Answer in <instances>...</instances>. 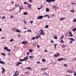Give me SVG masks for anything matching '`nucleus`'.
Wrapping results in <instances>:
<instances>
[{
  "label": "nucleus",
  "instance_id": "obj_1",
  "mask_svg": "<svg viewBox=\"0 0 76 76\" xmlns=\"http://www.w3.org/2000/svg\"><path fill=\"white\" fill-rule=\"evenodd\" d=\"M4 50H6V51H7L8 52H10L11 51L10 49H9V48H8V47H6V46L4 47Z\"/></svg>",
  "mask_w": 76,
  "mask_h": 76
},
{
  "label": "nucleus",
  "instance_id": "obj_2",
  "mask_svg": "<svg viewBox=\"0 0 76 76\" xmlns=\"http://www.w3.org/2000/svg\"><path fill=\"white\" fill-rule=\"evenodd\" d=\"M39 32H40V34L41 35H44L45 34L44 33V32L43 31V30H40Z\"/></svg>",
  "mask_w": 76,
  "mask_h": 76
},
{
  "label": "nucleus",
  "instance_id": "obj_3",
  "mask_svg": "<svg viewBox=\"0 0 76 76\" xmlns=\"http://www.w3.org/2000/svg\"><path fill=\"white\" fill-rule=\"evenodd\" d=\"M68 39L71 40V41L70 42V44H72V43L73 42V41H75V39H73L72 38H69Z\"/></svg>",
  "mask_w": 76,
  "mask_h": 76
},
{
  "label": "nucleus",
  "instance_id": "obj_4",
  "mask_svg": "<svg viewBox=\"0 0 76 76\" xmlns=\"http://www.w3.org/2000/svg\"><path fill=\"white\" fill-rule=\"evenodd\" d=\"M19 75V72L17 71H16L15 72V73L13 75V76H18Z\"/></svg>",
  "mask_w": 76,
  "mask_h": 76
},
{
  "label": "nucleus",
  "instance_id": "obj_5",
  "mask_svg": "<svg viewBox=\"0 0 76 76\" xmlns=\"http://www.w3.org/2000/svg\"><path fill=\"white\" fill-rule=\"evenodd\" d=\"M56 0H46V1L48 3H50L51 1H52L53 2H54Z\"/></svg>",
  "mask_w": 76,
  "mask_h": 76
},
{
  "label": "nucleus",
  "instance_id": "obj_6",
  "mask_svg": "<svg viewBox=\"0 0 76 76\" xmlns=\"http://www.w3.org/2000/svg\"><path fill=\"white\" fill-rule=\"evenodd\" d=\"M38 36H36V37L32 38H31V39L32 40H34L35 39H38Z\"/></svg>",
  "mask_w": 76,
  "mask_h": 76
},
{
  "label": "nucleus",
  "instance_id": "obj_7",
  "mask_svg": "<svg viewBox=\"0 0 76 76\" xmlns=\"http://www.w3.org/2000/svg\"><path fill=\"white\" fill-rule=\"evenodd\" d=\"M26 43L28 44V42L23 41L21 42V44H25V45H26Z\"/></svg>",
  "mask_w": 76,
  "mask_h": 76
},
{
  "label": "nucleus",
  "instance_id": "obj_8",
  "mask_svg": "<svg viewBox=\"0 0 76 76\" xmlns=\"http://www.w3.org/2000/svg\"><path fill=\"white\" fill-rule=\"evenodd\" d=\"M24 59L25 61H26V60H28V55H27L26 57H24Z\"/></svg>",
  "mask_w": 76,
  "mask_h": 76
},
{
  "label": "nucleus",
  "instance_id": "obj_9",
  "mask_svg": "<svg viewBox=\"0 0 76 76\" xmlns=\"http://www.w3.org/2000/svg\"><path fill=\"white\" fill-rule=\"evenodd\" d=\"M2 69L3 71H2L1 72L2 73H4V72H5V69L3 67H2Z\"/></svg>",
  "mask_w": 76,
  "mask_h": 76
},
{
  "label": "nucleus",
  "instance_id": "obj_10",
  "mask_svg": "<svg viewBox=\"0 0 76 76\" xmlns=\"http://www.w3.org/2000/svg\"><path fill=\"white\" fill-rule=\"evenodd\" d=\"M31 6H32V5H31V4H27V7L28 8H31Z\"/></svg>",
  "mask_w": 76,
  "mask_h": 76
},
{
  "label": "nucleus",
  "instance_id": "obj_11",
  "mask_svg": "<svg viewBox=\"0 0 76 76\" xmlns=\"http://www.w3.org/2000/svg\"><path fill=\"white\" fill-rule=\"evenodd\" d=\"M38 18V19H42V18H43V17L41 15V16H39Z\"/></svg>",
  "mask_w": 76,
  "mask_h": 76
},
{
  "label": "nucleus",
  "instance_id": "obj_12",
  "mask_svg": "<svg viewBox=\"0 0 76 76\" xmlns=\"http://www.w3.org/2000/svg\"><path fill=\"white\" fill-rule=\"evenodd\" d=\"M63 60V58H62L58 59L56 60V61H61V60Z\"/></svg>",
  "mask_w": 76,
  "mask_h": 76
},
{
  "label": "nucleus",
  "instance_id": "obj_13",
  "mask_svg": "<svg viewBox=\"0 0 76 76\" xmlns=\"http://www.w3.org/2000/svg\"><path fill=\"white\" fill-rule=\"evenodd\" d=\"M69 37H73V34H72V32H70L69 33Z\"/></svg>",
  "mask_w": 76,
  "mask_h": 76
},
{
  "label": "nucleus",
  "instance_id": "obj_14",
  "mask_svg": "<svg viewBox=\"0 0 76 76\" xmlns=\"http://www.w3.org/2000/svg\"><path fill=\"white\" fill-rule=\"evenodd\" d=\"M0 63L1 64H5V63L3 61H0Z\"/></svg>",
  "mask_w": 76,
  "mask_h": 76
},
{
  "label": "nucleus",
  "instance_id": "obj_15",
  "mask_svg": "<svg viewBox=\"0 0 76 76\" xmlns=\"http://www.w3.org/2000/svg\"><path fill=\"white\" fill-rule=\"evenodd\" d=\"M26 69H29V70H32V68H31V67H27L26 68Z\"/></svg>",
  "mask_w": 76,
  "mask_h": 76
},
{
  "label": "nucleus",
  "instance_id": "obj_16",
  "mask_svg": "<svg viewBox=\"0 0 76 76\" xmlns=\"http://www.w3.org/2000/svg\"><path fill=\"white\" fill-rule=\"evenodd\" d=\"M21 64L22 63H21L20 62H19L18 63H17L16 66H19V64Z\"/></svg>",
  "mask_w": 76,
  "mask_h": 76
},
{
  "label": "nucleus",
  "instance_id": "obj_17",
  "mask_svg": "<svg viewBox=\"0 0 76 76\" xmlns=\"http://www.w3.org/2000/svg\"><path fill=\"white\" fill-rule=\"evenodd\" d=\"M23 13L24 15H27L28 14V12H23Z\"/></svg>",
  "mask_w": 76,
  "mask_h": 76
},
{
  "label": "nucleus",
  "instance_id": "obj_18",
  "mask_svg": "<svg viewBox=\"0 0 76 76\" xmlns=\"http://www.w3.org/2000/svg\"><path fill=\"white\" fill-rule=\"evenodd\" d=\"M65 19V17H64L63 18H61L60 19V20H64V19Z\"/></svg>",
  "mask_w": 76,
  "mask_h": 76
},
{
  "label": "nucleus",
  "instance_id": "obj_19",
  "mask_svg": "<svg viewBox=\"0 0 76 76\" xmlns=\"http://www.w3.org/2000/svg\"><path fill=\"white\" fill-rule=\"evenodd\" d=\"M66 47V45H62V48H65Z\"/></svg>",
  "mask_w": 76,
  "mask_h": 76
},
{
  "label": "nucleus",
  "instance_id": "obj_20",
  "mask_svg": "<svg viewBox=\"0 0 76 76\" xmlns=\"http://www.w3.org/2000/svg\"><path fill=\"white\" fill-rule=\"evenodd\" d=\"M23 6H21L19 8V9H20V10H21V9H23Z\"/></svg>",
  "mask_w": 76,
  "mask_h": 76
},
{
  "label": "nucleus",
  "instance_id": "obj_21",
  "mask_svg": "<svg viewBox=\"0 0 76 76\" xmlns=\"http://www.w3.org/2000/svg\"><path fill=\"white\" fill-rule=\"evenodd\" d=\"M16 31H15V32H20V31L18 29H16Z\"/></svg>",
  "mask_w": 76,
  "mask_h": 76
},
{
  "label": "nucleus",
  "instance_id": "obj_22",
  "mask_svg": "<svg viewBox=\"0 0 76 76\" xmlns=\"http://www.w3.org/2000/svg\"><path fill=\"white\" fill-rule=\"evenodd\" d=\"M49 10H50L48 8H46V12H49Z\"/></svg>",
  "mask_w": 76,
  "mask_h": 76
},
{
  "label": "nucleus",
  "instance_id": "obj_23",
  "mask_svg": "<svg viewBox=\"0 0 76 76\" xmlns=\"http://www.w3.org/2000/svg\"><path fill=\"white\" fill-rule=\"evenodd\" d=\"M33 51V50H32V49H30L29 50V52L30 53H32Z\"/></svg>",
  "mask_w": 76,
  "mask_h": 76
},
{
  "label": "nucleus",
  "instance_id": "obj_24",
  "mask_svg": "<svg viewBox=\"0 0 76 76\" xmlns=\"http://www.w3.org/2000/svg\"><path fill=\"white\" fill-rule=\"evenodd\" d=\"M72 31H73V32H75V31H76V28L73 29Z\"/></svg>",
  "mask_w": 76,
  "mask_h": 76
},
{
  "label": "nucleus",
  "instance_id": "obj_25",
  "mask_svg": "<svg viewBox=\"0 0 76 76\" xmlns=\"http://www.w3.org/2000/svg\"><path fill=\"white\" fill-rule=\"evenodd\" d=\"M42 61L43 62H44H44H45L46 60H45V59H44L42 60Z\"/></svg>",
  "mask_w": 76,
  "mask_h": 76
},
{
  "label": "nucleus",
  "instance_id": "obj_26",
  "mask_svg": "<svg viewBox=\"0 0 76 76\" xmlns=\"http://www.w3.org/2000/svg\"><path fill=\"white\" fill-rule=\"evenodd\" d=\"M73 22H76V18H74L72 21Z\"/></svg>",
  "mask_w": 76,
  "mask_h": 76
},
{
  "label": "nucleus",
  "instance_id": "obj_27",
  "mask_svg": "<svg viewBox=\"0 0 76 76\" xmlns=\"http://www.w3.org/2000/svg\"><path fill=\"white\" fill-rule=\"evenodd\" d=\"M47 68H43V69H42V70H47Z\"/></svg>",
  "mask_w": 76,
  "mask_h": 76
},
{
  "label": "nucleus",
  "instance_id": "obj_28",
  "mask_svg": "<svg viewBox=\"0 0 76 76\" xmlns=\"http://www.w3.org/2000/svg\"><path fill=\"white\" fill-rule=\"evenodd\" d=\"M54 8V9H55L56 8V7L55 5H53L52 6Z\"/></svg>",
  "mask_w": 76,
  "mask_h": 76
},
{
  "label": "nucleus",
  "instance_id": "obj_29",
  "mask_svg": "<svg viewBox=\"0 0 76 76\" xmlns=\"http://www.w3.org/2000/svg\"><path fill=\"white\" fill-rule=\"evenodd\" d=\"M60 42V43H64V41H63V40H61V41Z\"/></svg>",
  "mask_w": 76,
  "mask_h": 76
},
{
  "label": "nucleus",
  "instance_id": "obj_30",
  "mask_svg": "<svg viewBox=\"0 0 76 76\" xmlns=\"http://www.w3.org/2000/svg\"><path fill=\"white\" fill-rule=\"evenodd\" d=\"M29 58H31V59H33V56H29Z\"/></svg>",
  "mask_w": 76,
  "mask_h": 76
},
{
  "label": "nucleus",
  "instance_id": "obj_31",
  "mask_svg": "<svg viewBox=\"0 0 76 76\" xmlns=\"http://www.w3.org/2000/svg\"><path fill=\"white\" fill-rule=\"evenodd\" d=\"M48 26H49L48 25H47L45 26V28H48Z\"/></svg>",
  "mask_w": 76,
  "mask_h": 76
},
{
  "label": "nucleus",
  "instance_id": "obj_32",
  "mask_svg": "<svg viewBox=\"0 0 76 76\" xmlns=\"http://www.w3.org/2000/svg\"><path fill=\"white\" fill-rule=\"evenodd\" d=\"M24 4H27V5H28V3L26 2H24Z\"/></svg>",
  "mask_w": 76,
  "mask_h": 76
},
{
  "label": "nucleus",
  "instance_id": "obj_33",
  "mask_svg": "<svg viewBox=\"0 0 76 76\" xmlns=\"http://www.w3.org/2000/svg\"><path fill=\"white\" fill-rule=\"evenodd\" d=\"M71 4H73V5H76V4L75 3L72 2Z\"/></svg>",
  "mask_w": 76,
  "mask_h": 76
},
{
  "label": "nucleus",
  "instance_id": "obj_34",
  "mask_svg": "<svg viewBox=\"0 0 76 76\" xmlns=\"http://www.w3.org/2000/svg\"><path fill=\"white\" fill-rule=\"evenodd\" d=\"M54 38V39H57V37H56V36H54L53 37Z\"/></svg>",
  "mask_w": 76,
  "mask_h": 76
},
{
  "label": "nucleus",
  "instance_id": "obj_35",
  "mask_svg": "<svg viewBox=\"0 0 76 76\" xmlns=\"http://www.w3.org/2000/svg\"><path fill=\"white\" fill-rule=\"evenodd\" d=\"M70 12H73V13L75 12V10H71Z\"/></svg>",
  "mask_w": 76,
  "mask_h": 76
},
{
  "label": "nucleus",
  "instance_id": "obj_36",
  "mask_svg": "<svg viewBox=\"0 0 76 76\" xmlns=\"http://www.w3.org/2000/svg\"><path fill=\"white\" fill-rule=\"evenodd\" d=\"M1 55H2V56H5V53H1Z\"/></svg>",
  "mask_w": 76,
  "mask_h": 76
},
{
  "label": "nucleus",
  "instance_id": "obj_37",
  "mask_svg": "<svg viewBox=\"0 0 76 76\" xmlns=\"http://www.w3.org/2000/svg\"><path fill=\"white\" fill-rule=\"evenodd\" d=\"M54 56L55 57H57L58 56H57V55L56 54H55L54 55Z\"/></svg>",
  "mask_w": 76,
  "mask_h": 76
},
{
  "label": "nucleus",
  "instance_id": "obj_38",
  "mask_svg": "<svg viewBox=\"0 0 76 76\" xmlns=\"http://www.w3.org/2000/svg\"><path fill=\"white\" fill-rule=\"evenodd\" d=\"M57 46V44H55V46H54V48H56V46Z\"/></svg>",
  "mask_w": 76,
  "mask_h": 76
},
{
  "label": "nucleus",
  "instance_id": "obj_39",
  "mask_svg": "<svg viewBox=\"0 0 76 76\" xmlns=\"http://www.w3.org/2000/svg\"><path fill=\"white\" fill-rule=\"evenodd\" d=\"M5 18H6V17L4 16H2L1 18L2 19H5Z\"/></svg>",
  "mask_w": 76,
  "mask_h": 76
},
{
  "label": "nucleus",
  "instance_id": "obj_40",
  "mask_svg": "<svg viewBox=\"0 0 76 76\" xmlns=\"http://www.w3.org/2000/svg\"><path fill=\"white\" fill-rule=\"evenodd\" d=\"M44 52L45 53H47V52H48V50H45Z\"/></svg>",
  "mask_w": 76,
  "mask_h": 76
},
{
  "label": "nucleus",
  "instance_id": "obj_41",
  "mask_svg": "<svg viewBox=\"0 0 76 76\" xmlns=\"http://www.w3.org/2000/svg\"><path fill=\"white\" fill-rule=\"evenodd\" d=\"M10 42H12V41H13V39H11L10 40Z\"/></svg>",
  "mask_w": 76,
  "mask_h": 76
},
{
  "label": "nucleus",
  "instance_id": "obj_42",
  "mask_svg": "<svg viewBox=\"0 0 76 76\" xmlns=\"http://www.w3.org/2000/svg\"><path fill=\"white\" fill-rule=\"evenodd\" d=\"M64 66L65 67H67V64H64Z\"/></svg>",
  "mask_w": 76,
  "mask_h": 76
},
{
  "label": "nucleus",
  "instance_id": "obj_43",
  "mask_svg": "<svg viewBox=\"0 0 76 76\" xmlns=\"http://www.w3.org/2000/svg\"><path fill=\"white\" fill-rule=\"evenodd\" d=\"M63 38H64V36H62L61 37V39H63Z\"/></svg>",
  "mask_w": 76,
  "mask_h": 76
},
{
  "label": "nucleus",
  "instance_id": "obj_44",
  "mask_svg": "<svg viewBox=\"0 0 76 76\" xmlns=\"http://www.w3.org/2000/svg\"><path fill=\"white\" fill-rule=\"evenodd\" d=\"M32 32V31H31V30H28L27 31V32Z\"/></svg>",
  "mask_w": 76,
  "mask_h": 76
},
{
  "label": "nucleus",
  "instance_id": "obj_45",
  "mask_svg": "<svg viewBox=\"0 0 76 76\" xmlns=\"http://www.w3.org/2000/svg\"><path fill=\"white\" fill-rule=\"evenodd\" d=\"M44 75H45L46 76H48V74L47 73L45 72L44 73Z\"/></svg>",
  "mask_w": 76,
  "mask_h": 76
},
{
  "label": "nucleus",
  "instance_id": "obj_46",
  "mask_svg": "<svg viewBox=\"0 0 76 76\" xmlns=\"http://www.w3.org/2000/svg\"><path fill=\"white\" fill-rule=\"evenodd\" d=\"M48 16V15H45L44 16V17H47Z\"/></svg>",
  "mask_w": 76,
  "mask_h": 76
},
{
  "label": "nucleus",
  "instance_id": "obj_47",
  "mask_svg": "<svg viewBox=\"0 0 76 76\" xmlns=\"http://www.w3.org/2000/svg\"><path fill=\"white\" fill-rule=\"evenodd\" d=\"M13 32H14V31H15L16 30V29H15V28H13Z\"/></svg>",
  "mask_w": 76,
  "mask_h": 76
},
{
  "label": "nucleus",
  "instance_id": "obj_48",
  "mask_svg": "<svg viewBox=\"0 0 76 76\" xmlns=\"http://www.w3.org/2000/svg\"><path fill=\"white\" fill-rule=\"evenodd\" d=\"M12 11H13V10H12V9H11L9 10V12H12Z\"/></svg>",
  "mask_w": 76,
  "mask_h": 76
},
{
  "label": "nucleus",
  "instance_id": "obj_49",
  "mask_svg": "<svg viewBox=\"0 0 76 76\" xmlns=\"http://www.w3.org/2000/svg\"><path fill=\"white\" fill-rule=\"evenodd\" d=\"M60 54L59 53H57V56H60Z\"/></svg>",
  "mask_w": 76,
  "mask_h": 76
},
{
  "label": "nucleus",
  "instance_id": "obj_50",
  "mask_svg": "<svg viewBox=\"0 0 76 76\" xmlns=\"http://www.w3.org/2000/svg\"><path fill=\"white\" fill-rule=\"evenodd\" d=\"M15 9H16V8L14 7L12 9V11L13 10H15Z\"/></svg>",
  "mask_w": 76,
  "mask_h": 76
},
{
  "label": "nucleus",
  "instance_id": "obj_51",
  "mask_svg": "<svg viewBox=\"0 0 76 76\" xmlns=\"http://www.w3.org/2000/svg\"><path fill=\"white\" fill-rule=\"evenodd\" d=\"M30 23L31 24H32V23H33V21H30Z\"/></svg>",
  "mask_w": 76,
  "mask_h": 76
},
{
  "label": "nucleus",
  "instance_id": "obj_52",
  "mask_svg": "<svg viewBox=\"0 0 76 76\" xmlns=\"http://www.w3.org/2000/svg\"><path fill=\"white\" fill-rule=\"evenodd\" d=\"M37 64H40V62H39V61L37 62Z\"/></svg>",
  "mask_w": 76,
  "mask_h": 76
},
{
  "label": "nucleus",
  "instance_id": "obj_53",
  "mask_svg": "<svg viewBox=\"0 0 76 76\" xmlns=\"http://www.w3.org/2000/svg\"><path fill=\"white\" fill-rule=\"evenodd\" d=\"M14 18V16L12 15L11 16V18Z\"/></svg>",
  "mask_w": 76,
  "mask_h": 76
},
{
  "label": "nucleus",
  "instance_id": "obj_54",
  "mask_svg": "<svg viewBox=\"0 0 76 76\" xmlns=\"http://www.w3.org/2000/svg\"><path fill=\"white\" fill-rule=\"evenodd\" d=\"M69 73H72V71H69Z\"/></svg>",
  "mask_w": 76,
  "mask_h": 76
},
{
  "label": "nucleus",
  "instance_id": "obj_55",
  "mask_svg": "<svg viewBox=\"0 0 76 76\" xmlns=\"http://www.w3.org/2000/svg\"><path fill=\"white\" fill-rule=\"evenodd\" d=\"M5 38V37H2L1 38L2 39H4Z\"/></svg>",
  "mask_w": 76,
  "mask_h": 76
},
{
  "label": "nucleus",
  "instance_id": "obj_56",
  "mask_svg": "<svg viewBox=\"0 0 76 76\" xmlns=\"http://www.w3.org/2000/svg\"><path fill=\"white\" fill-rule=\"evenodd\" d=\"M30 53H29L28 52H27V55H29V54Z\"/></svg>",
  "mask_w": 76,
  "mask_h": 76
},
{
  "label": "nucleus",
  "instance_id": "obj_57",
  "mask_svg": "<svg viewBox=\"0 0 76 76\" xmlns=\"http://www.w3.org/2000/svg\"><path fill=\"white\" fill-rule=\"evenodd\" d=\"M74 76H76V72L74 73Z\"/></svg>",
  "mask_w": 76,
  "mask_h": 76
},
{
  "label": "nucleus",
  "instance_id": "obj_58",
  "mask_svg": "<svg viewBox=\"0 0 76 76\" xmlns=\"http://www.w3.org/2000/svg\"><path fill=\"white\" fill-rule=\"evenodd\" d=\"M50 42H54V41H53V40H52L50 41Z\"/></svg>",
  "mask_w": 76,
  "mask_h": 76
},
{
  "label": "nucleus",
  "instance_id": "obj_59",
  "mask_svg": "<svg viewBox=\"0 0 76 76\" xmlns=\"http://www.w3.org/2000/svg\"><path fill=\"white\" fill-rule=\"evenodd\" d=\"M1 31H2V29H1V28H0V32Z\"/></svg>",
  "mask_w": 76,
  "mask_h": 76
},
{
  "label": "nucleus",
  "instance_id": "obj_60",
  "mask_svg": "<svg viewBox=\"0 0 76 76\" xmlns=\"http://www.w3.org/2000/svg\"><path fill=\"white\" fill-rule=\"evenodd\" d=\"M37 48H39V45H37Z\"/></svg>",
  "mask_w": 76,
  "mask_h": 76
},
{
  "label": "nucleus",
  "instance_id": "obj_61",
  "mask_svg": "<svg viewBox=\"0 0 76 76\" xmlns=\"http://www.w3.org/2000/svg\"><path fill=\"white\" fill-rule=\"evenodd\" d=\"M24 23L26 24V21H25Z\"/></svg>",
  "mask_w": 76,
  "mask_h": 76
},
{
  "label": "nucleus",
  "instance_id": "obj_62",
  "mask_svg": "<svg viewBox=\"0 0 76 76\" xmlns=\"http://www.w3.org/2000/svg\"><path fill=\"white\" fill-rule=\"evenodd\" d=\"M25 73L28 74V72H25Z\"/></svg>",
  "mask_w": 76,
  "mask_h": 76
},
{
  "label": "nucleus",
  "instance_id": "obj_63",
  "mask_svg": "<svg viewBox=\"0 0 76 76\" xmlns=\"http://www.w3.org/2000/svg\"><path fill=\"white\" fill-rule=\"evenodd\" d=\"M41 8H38V10H40V9H41Z\"/></svg>",
  "mask_w": 76,
  "mask_h": 76
},
{
  "label": "nucleus",
  "instance_id": "obj_64",
  "mask_svg": "<svg viewBox=\"0 0 76 76\" xmlns=\"http://www.w3.org/2000/svg\"><path fill=\"white\" fill-rule=\"evenodd\" d=\"M29 1L31 2H32V0H29Z\"/></svg>",
  "mask_w": 76,
  "mask_h": 76
}]
</instances>
